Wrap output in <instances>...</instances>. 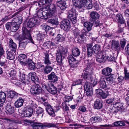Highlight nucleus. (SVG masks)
Listing matches in <instances>:
<instances>
[{
    "label": "nucleus",
    "mask_w": 129,
    "mask_h": 129,
    "mask_svg": "<svg viewBox=\"0 0 129 129\" xmlns=\"http://www.w3.org/2000/svg\"><path fill=\"white\" fill-rule=\"evenodd\" d=\"M56 11V7L53 4L50 5H45L43 10H40L37 13V15L39 18L43 16L45 18L54 16Z\"/></svg>",
    "instance_id": "f257e3e1"
},
{
    "label": "nucleus",
    "mask_w": 129,
    "mask_h": 129,
    "mask_svg": "<svg viewBox=\"0 0 129 129\" xmlns=\"http://www.w3.org/2000/svg\"><path fill=\"white\" fill-rule=\"evenodd\" d=\"M22 37L21 38V41L19 43V46L22 49H24L27 44L28 42L27 40L29 39L32 43L34 44V43L33 39L31 37L30 35L26 28L25 27L22 28Z\"/></svg>",
    "instance_id": "f03ea898"
},
{
    "label": "nucleus",
    "mask_w": 129,
    "mask_h": 129,
    "mask_svg": "<svg viewBox=\"0 0 129 129\" xmlns=\"http://www.w3.org/2000/svg\"><path fill=\"white\" fill-rule=\"evenodd\" d=\"M87 50V55L88 57H90L92 54L95 55L99 53H100V45L95 44L92 47V44H88L86 45Z\"/></svg>",
    "instance_id": "7ed1b4c3"
},
{
    "label": "nucleus",
    "mask_w": 129,
    "mask_h": 129,
    "mask_svg": "<svg viewBox=\"0 0 129 129\" xmlns=\"http://www.w3.org/2000/svg\"><path fill=\"white\" fill-rule=\"evenodd\" d=\"M68 51L67 49H65L62 46L59 47L57 50V62L58 64L61 66L62 64V58L63 55L66 54Z\"/></svg>",
    "instance_id": "20e7f679"
},
{
    "label": "nucleus",
    "mask_w": 129,
    "mask_h": 129,
    "mask_svg": "<svg viewBox=\"0 0 129 129\" xmlns=\"http://www.w3.org/2000/svg\"><path fill=\"white\" fill-rule=\"evenodd\" d=\"M86 95L87 96L91 97L93 95V92L92 86L90 83L86 81L84 86Z\"/></svg>",
    "instance_id": "39448f33"
},
{
    "label": "nucleus",
    "mask_w": 129,
    "mask_h": 129,
    "mask_svg": "<svg viewBox=\"0 0 129 129\" xmlns=\"http://www.w3.org/2000/svg\"><path fill=\"white\" fill-rule=\"evenodd\" d=\"M42 89L38 84L33 86L31 87L30 91L34 95H38L42 92Z\"/></svg>",
    "instance_id": "423d86ee"
},
{
    "label": "nucleus",
    "mask_w": 129,
    "mask_h": 129,
    "mask_svg": "<svg viewBox=\"0 0 129 129\" xmlns=\"http://www.w3.org/2000/svg\"><path fill=\"white\" fill-rule=\"evenodd\" d=\"M59 25L61 29L65 30H69L70 28V22L68 20L65 19L61 22V24Z\"/></svg>",
    "instance_id": "0eeeda50"
},
{
    "label": "nucleus",
    "mask_w": 129,
    "mask_h": 129,
    "mask_svg": "<svg viewBox=\"0 0 129 129\" xmlns=\"http://www.w3.org/2000/svg\"><path fill=\"white\" fill-rule=\"evenodd\" d=\"M68 18L70 19L73 24L75 23L77 21L75 13L74 11L69 10L68 13Z\"/></svg>",
    "instance_id": "6e6552de"
},
{
    "label": "nucleus",
    "mask_w": 129,
    "mask_h": 129,
    "mask_svg": "<svg viewBox=\"0 0 129 129\" xmlns=\"http://www.w3.org/2000/svg\"><path fill=\"white\" fill-rule=\"evenodd\" d=\"M38 20L37 19L34 18H30L27 23V27H33L34 25H36L37 23H38Z\"/></svg>",
    "instance_id": "1a4fd4ad"
},
{
    "label": "nucleus",
    "mask_w": 129,
    "mask_h": 129,
    "mask_svg": "<svg viewBox=\"0 0 129 129\" xmlns=\"http://www.w3.org/2000/svg\"><path fill=\"white\" fill-rule=\"evenodd\" d=\"M103 74L107 76L106 78L107 82V83H109V85H110L111 86H112L111 84L113 83V77L114 75L113 74H111V73H102Z\"/></svg>",
    "instance_id": "9d476101"
},
{
    "label": "nucleus",
    "mask_w": 129,
    "mask_h": 129,
    "mask_svg": "<svg viewBox=\"0 0 129 129\" xmlns=\"http://www.w3.org/2000/svg\"><path fill=\"white\" fill-rule=\"evenodd\" d=\"M95 55L96 56V60L99 62H103L106 60V56L103 55L102 53H99Z\"/></svg>",
    "instance_id": "9b49d317"
},
{
    "label": "nucleus",
    "mask_w": 129,
    "mask_h": 129,
    "mask_svg": "<svg viewBox=\"0 0 129 129\" xmlns=\"http://www.w3.org/2000/svg\"><path fill=\"white\" fill-rule=\"evenodd\" d=\"M9 48L12 52L15 53L16 50L17 45L14 43L13 40L11 39L9 41Z\"/></svg>",
    "instance_id": "f8f14e48"
},
{
    "label": "nucleus",
    "mask_w": 129,
    "mask_h": 129,
    "mask_svg": "<svg viewBox=\"0 0 129 129\" xmlns=\"http://www.w3.org/2000/svg\"><path fill=\"white\" fill-rule=\"evenodd\" d=\"M6 109L8 114H12L14 112V107L11 105V103L8 102L7 104Z\"/></svg>",
    "instance_id": "ddd939ff"
},
{
    "label": "nucleus",
    "mask_w": 129,
    "mask_h": 129,
    "mask_svg": "<svg viewBox=\"0 0 129 129\" xmlns=\"http://www.w3.org/2000/svg\"><path fill=\"white\" fill-rule=\"evenodd\" d=\"M26 56L24 54L20 55L18 57V59L20 64L22 65L25 66L27 64L26 63Z\"/></svg>",
    "instance_id": "4468645a"
},
{
    "label": "nucleus",
    "mask_w": 129,
    "mask_h": 129,
    "mask_svg": "<svg viewBox=\"0 0 129 129\" xmlns=\"http://www.w3.org/2000/svg\"><path fill=\"white\" fill-rule=\"evenodd\" d=\"M116 19L118 23V24H122L125 26V21L123 18L122 15L120 14H117L116 17Z\"/></svg>",
    "instance_id": "2eb2a0df"
},
{
    "label": "nucleus",
    "mask_w": 129,
    "mask_h": 129,
    "mask_svg": "<svg viewBox=\"0 0 129 129\" xmlns=\"http://www.w3.org/2000/svg\"><path fill=\"white\" fill-rule=\"evenodd\" d=\"M83 0H72L74 5L76 7L81 8L83 7Z\"/></svg>",
    "instance_id": "dca6fc26"
},
{
    "label": "nucleus",
    "mask_w": 129,
    "mask_h": 129,
    "mask_svg": "<svg viewBox=\"0 0 129 129\" xmlns=\"http://www.w3.org/2000/svg\"><path fill=\"white\" fill-rule=\"evenodd\" d=\"M111 44V47L115 51H119L120 49V47L118 42L115 41H112Z\"/></svg>",
    "instance_id": "f3484780"
},
{
    "label": "nucleus",
    "mask_w": 129,
    "mask_h": 129,
    "mask_svg": "<svg viewBox=\"0 0 129 129\" xmlns=\"http://www.w3.org/2000/svg\"><path fill=\"white\" fill-rule=\"evenodd\" d=\"M27 64L29 66V69L30 70L35 71L38 70V68L35 67V63L33 62L31 60H28Z\"/></svg>",
    "instance_id": "a211bd4d"
},
{
    "label": "nucleus",
    "mask_w": 129,
    "mask_h": 129,
    "mask_svg": "<svg viewBox=\"0 0 129 129\" xmlns=\"http://www.w3.org/2000/svg\"><path fill=\"white\" fill-rule=\"evenodd\" d=\"M102 103L100 100L98 99L94 102V107L96 109H99L102 107Z\"/></svg>",
    "instance_id": "6ab92c4d"
},
{
    "label": "nucleus",
    "mask_w": 129,
    "mask_h": 129,
    "mask_svg": "<svg viewBox=\"0 0 129 129\" xmlns=\"http://www.w3.org/2000/svg\"><path fill=\"white\" fill-rule=\"evenodd\" d=\"M66 3L64 0H62L57 2V6L62 10L65 9L66 8Z\"/></svg>",
    "instance_id": "aec40b11"
},
{
    "label": "nucleus",
    "mask_w": 129,
    "mask_h": 129,
    "mask_svg": "<svg viewBox=\"0 0 129 129\" xmlns=\"http://www.w3.org/2000/svg\"><path fill=\"white\" fill-rule=\"evenodd\" d=\"M99 85L100 87L101 88L105 89H106L108 88V86H107L106 81L103 78H101L99 81Z\"/></svg>",
    "instance_id": "412c9836"
},
{
    "label": "nucleus",
    "mask_w": 129,
    "mask_h": 129,
    "mask_svg": "<svg viewBox=\"0 0 129 129\" xmlns=\"http://www.w3.org/2000/svg\"><path fill=\"white\" fill-rule=\"evenodd\" d=\"M44 110L40 107H38L36 111V116L38 117L42 118L44 113Z\"/></svg>",
    "instance_id": "4be33fe9"
},
{
    "label": "nucleus",
    "mask_w": 129,
    "mask_h": 129,
    "mask_svg": "<svg viewBox=\"0 0 129 129\" xmlns=\"http://www.w3.org/2000/svg\"><path fill=\"white\" fill-rule=\"evenodd\" d=\"M83 7H86V8L88 9H91L93 5L91 2H88L87 0H83Z\"/></svg>",
    "instance_id": "5701e85b"
},
{
    "label": "nucleus",
    "mask_w": 129,
    "mask_h": 129,
    "mask_svg": "<svg viewBox=\"0 0 129 129\" xmlns=\"http://www.w3.org/2000/svg\"><path fill=\"white\" fill-rule=\"evenodd\" d=\"M41 124L34 122L33 121L30 123V125L33 127V129H39L40 127L42 128L43 126Z\"/></svg>",
    "instance_id": "b1692460"
},
{
    "label": "nucleus",
    "mask_w": 129,
    "mask_h": 129,
    "mask_svg": "<svg viewBox=\"0 0 129 129\" xmlns=\"http://www.w3.org/2000/svg\"><path fill=\"white\" fill-rule=\"evenodd\" d=\"M23 102V100L20 98L15 102V106L17 108L20 107L22 106Z\"/></svg>",
    "instance_id": "393cba45"
},
{
    "label": "nucleus",
    "mask_w": 129,
    "mask_h": 129,
    "mask_svg": "<svg viewBox=\"0 0 129 129\" xmlns=\"http://www.w3.org/2000/svg\"><path fill=\"white\" fill-rule=\"evenodd\" d=\"M33 113V109L30 108L27 109L24 111V115L25 116L30 117L31 116Z\"/></svg>",
    "instance_id": "a878e982"
},
{
    "label": "nucleus",
    "mask_w": 129,
    "mask_h": 129,
    "mask_svg": "<svg viewBox=\"0 0 129 129\" xmlns=\"http://www.w3.org/2000/svg\"><path fill=\"white\" fill-rule=\"evenodd\" d=\"M11 31L15 32L19 28V25L18 24L15 23V22H12Z\"/></svg>",
    "instance_id": "bb28decb"
},
{
    "label": "nucleus",
    "mask_w": 129,
    "mask_h": 129,
    "mask_svg": "<svg viewBox=\"0 0 129 129\" xmlns=\"http://www.w3.org/2000/svg\"><path fill=\"white\" fill-rule=\"evenodd\" d=\"M90 17L93 19H97L100 17V15L96 12L92 11L90 14Z\"/></svg>",
    "instance_id": "cd10ccee"
},
{
    "label": "nucleus",
    "mask_w": 129,
    "mask_h": 129,
    "mask_svg": "<svg viewBox=\"0 0 129 129\" xmlns=\"http://www.w3.org/2000/svg\"><path fill=\"white\" fill-rule=\"evenodd\" d=\"M46 110L50 115H52L53 116L55 115L53 109L51 106H48L46 108Z\"/></svg>",
    "instance_id": "c85d7f7f"
},
{
    "label": "nucleus",
    "mask_w": 129,
    "mask_h": 129,
    "mask_svg": "<svg viewBox=\"0 0 129 129\" xmlns=\"http://www.w3.org/2000/svg\"><path fill=\"white\" fill-rule=\"evenodd\" d=\"M92 25L93 24L89 22H85L84 24V26L86 28L88 31H89L91 29Z\"/></svg>",
    "instance_id": "c756f323"
},
{
    "label": "nucleus",
    "mask_w": 129,
    "mask_h": 129,
    "mask_svg": "<svg viewBox=\"0 0 129 129\" xmlns=\"http://www.w3.org/2000/svg\"><path fill=\"white\" fill-rule=\"evenodd\" d=\"M72 54L75 56H79L80 54L79 49L77 48H74L72 50Z\"/></svg>",
    "instance_id": "7c9ffc66"
},
{
    "label": "nucleus",
    "mask_w": 129,
    "mask_h": 129,
    "mask_svg": "<svg viewBox=\"0 0 129 129\" xmlns=\"http://www.w3.org/2000/svg\"><path fill=\"white\" fill-rule=\"evenodd\" d=\"M90 120L91 122L93 123L101 121L102 120V119L99 116L93 117L91 118Z\"/></svg>",
    "instance_id": "2f4dec72"
},
{
    "label": "nucleus",
    "mask_w": 129,
    "mask_h": 129,
    "mask_svg": "<svg viewBox=\"0 0 129 129\" xmlns=\"http://www.w3.org/2000/svg\"><path fill=\"white\" fill-rule=\"evenodd\" d=\"M11 51H7V58L10 60H13L14 58V54Z\"/></svg>",
    "instance_id": "473e14b6"
},
{
    "label": "nucleus",
    "mask_w": 129,
    "mask_h": 129,
    "mask_svg": "<svg viewBox=\"0 0 129 129\" xmlns=\"http://www.w3.org/2000/svg\"><path fill=\"white\" fill-rule=\"evenodd\" d=\"M6 62V58L3 55L0 58V65L1 66H5Z\"/></svg>",
    "instance_id": "72a5a7b5"
},
{
    "label": "nucleus",
    "mask_w": 129,
    "mask_h": 129,
    "mask_svg": "<svg viewBox=\"0 0 129 129\" xmlns=\"http://www.w3.org/2000/svg\"><path fill=\"white\" fill-rule=\"evenodd\" d=\"M113 125L115 126H123L125 125V123L124 122L122 121H117L114 122Z\"/></svg>",
    "instance_id": "f704fd0d"
},
{
    "label": "nucleus",
    "mask_w": 129,
    "mask_h": 129,
    "mask_svg": "<svg viewBox=\"0 0 129 129\" xmlns=\"http://www.w3.org/2000/svg\"><path fill=\"white\" fill-rule=\"evenodd\" d=\"M52 2V0H41L39 4L40 5H42L47 4L49 5Z\"/></svg>",
    "instance_id": "c9c22d12"
},
{
    "label": "nucleus",
    "mask_w": 129,
    "mask_h": 129,
    "mask_svg": "<svg viewBox=\"0 0 129 129\" xmlns=\"http://www.w3.org/2000/svg\"><path fill=\"white\" fill-rule=\"evenodd\" d=\"M70 106L68 103L64 102L62 103V106L63 107V110L66 111H69V107Z\"/></svg>",
    "instance_id": "e433bc0d"
},
{
    "label": "nucleus",
    "mask_w": 129,
    "mask_h": 129,
    "mask_svg": "<svg viewBox=\"0 0 129 129\" xmlns=\"http://www.w3.org/2000/svg\"><path fill=\"white\" fill-rule=\"evenodd\" d=\"M45 63L48 65L51 64V63L48 59L49 55L47 53H46L45 54Z\"/></svg>",
    "instance_id": "4c0bfd02"
},
{
    "label": "nucleus",
    "mask_w": 129,
    "mask_h": 129,
    "mask_svg": "<svg viewBox=\"0 0 129 129\" xmlns=\"http://www.w3.org/2000/svg\"><path fill=\"white\" fill-rule=\"evenodd\" d=\"M14 20L15 23L20 25L21 24L22 21V17L21 16H17L16 18H14Z\"/></svg>",
    "instance_id": "58836bf2"
},
{
    "label": "nucleus",
    "mask_w": 129,
    "mask_h": 129,
    "mask_svg": "<svg viewBox=\"0 0 129 129\" xmlns=\"http://www.w3.org/2000/svg\"><path fill=\"white\" fill-rule=\"evenodd\" d=\"M37 68H38V69H40V68H41V71L40 70V72H43L44 70V66L43 64L41 62H38L37 63Z\"/></svg>",
    "instance_id": "ea45409f"
},
{
    "label": "nucleus",
    "mask_w": 129,
    "mask_h": 129,
    "mask_svg": "<svg viewBox=\"0 0 129 129\" xmlns=\"http://www.w3.org/2000/svg\"><path fill=\"white\" fill-rule=\"evenodd\" d=\"M48 78L49 80H54L55 81H56V76L54 75V73H51L48 76Z\"/></svg>",
    "instance_id": "a19ab883"
},
{
    "label": "nucleus",
    "mask_w": 129,
    "mask_h": 129,
    "mask_svg": "<svg viewBox=\"0 0 129 129\" xmlns=\"http://www.w3.org/2000/svg\"><path fill=\"white\" fill-rule=\"evenodd\" d=\"M41 28L42 29L46 32L48 31L49 30L51 29L50 27L49 26L46 25L44 24L41 25Z\"/></svg>",
    "instance_id": "79ce46f5"
},
{
    "label": "nucleus",
    "mask_w": 129,
    "mask_h": 129,
    "mask_svg": "<svg viewBox=\"0 0 129 129\" xmlns=\"http://www.w3.org/2000/svg\"><path fill=\"white\" fill-rule=\"evenodd\" d=\"M87 67L85 68L84 70V72H87L88 73L90 72V68H89V67H91L92 66V63L90 62L87 63Z\"/></svg>",
    "instance_id": "37998d69"
},
{
    "label": "nucleus",
    "mask_w": 129,
    "mask_h": 129,
    "mask_svg": "<svg viewBox=\"0 0 129 129\" xmlns=\"http://www.w3.org/2000/svg\"><path fill=\"white\" fill-rule=\"evenodd\" d=\"M73 99V98L72 96L66 95L64 97V102L68 103L70 101L72 100Z\"/></svg>",
    "instance_id": "c03bdc74"
},
{
    "label": "nucleus",
    "mask_w": 129,
    "mask_h": 129,
    "mask_svg": "<svg viewBox=\"0 0 129 129\" xmlns=\"http://www.w3.org/2000/svg\"><path fill=\"white\" fill-rule=\"evenodd\" d=\"M83 80H81L80 79H78L76 81L73 82V86H75L76 85L79 84H83L84 82Z\"/></svg>",
    "instance_id": "a18cd8bd"
},
{
    "label": "nucleus",
    "mask_w": 129,
    "mask_h": 129,
    "mask_svg": "<svg viewBox=\"0 0 129 129\" xmlns=\"http://www.w3.org/2000/svg\"><path fill=\"white\" fill-rule=\"evenodd\" d=\"M64 38L62 35L58 34L57 36V41L61 42L64 41Z\"/></svg>",
    "instance_id": "49530a36"
},
{
    "label": "nucleus",
    "mask_w": 129,
    "mask_h": 129,
    "mask_svg": "<svg viewBox=\"0 0 129 129\" xmlns=\"http://www.w3.org/2000/svg\"><path fill=\"white\" fill-rule=\"evenodd\" d=\"M116 105L117 109L119 110H122L123 108V103L120 102L116 104Z\"/></svg>",
    "instance_id": "de8ad7c7"
},
{
    "label": "nucleus",
    "mask_w": 129,
    "mask_h": 129,
    "mask_svg": "<svg viewBox=\"0 0 129 129\" xmlns=\"http://www.w3.org/2000/svg\"><path fill=\"white\" fill-rule=\"evenodd\" d=\"M9 94L8 97L10 98V99L11 100L15 96L17 93L15 91H11L10 92Z\"/></svg>",
    "instance_id": "09e8293b"
},
{
    "label": "nucleus",
    "mask_w": 129,
    "mask_h": 129,
    "mask_svg": "<svg viewBox=\"0 0 129 129\" xmlns=\"http://www.w3.org/2000/svg\"><path fill=\"white\" fill-rule=\"evenodd\" d=\"M68 58V61L70 64L76 60L75 58L71 55H70L69 56Z\"/></svg>",
    "instance_id": "8fccbe9b"
},
{
    "label": "nucleus",
    "mask_w": 129,
    "mask_h": 129,
    "mask_svg": "<svg viewBox=\"0 0 129 129\" xmlns=\"http://www.w3.org/2000/svg\"><path fill=\"white\" fill-rule=\"evenodd\" d=\"M30 76L31 75V80L33 81L36 82L38 80V79L37 77H36L35 75L32 73H29Z\"/></svg>",
    "instance_id": "3c124183"
},
{
    "label": "nucleus",
    "mask_w": 129,
    "mask_h": 129,
    "mask_svg": "<svg viewBox=\"0 0 129 129\" xmlns=\"http://www.w3.org/2000/svg\"><path fill=\"white\" fill-rule=\"evenodd\" d=\"M126 43V42L124 39H121L120 44L122 48L123 49L124 48Z\"/></svg>",
    "instance_id": "603ef678"
},
{
    "label": "nucleus",
    "mask_w": 129,
    "mask_h": 129,
    "mask_svg": "<svg viewBox=\"0 0 129 129\" xmlns=\"http://www.w3.org/2000/svg\"><path fill=\"white\" fill-rule=\"evenodd\" d=\"M12 22H7L5 26L7 30H11L12 28Z\"/></svg>",
    "instance_id": "864d4df0"
},
{
    "label": "nucleus",
    "mask_w": 129,
    "mask_h": 129,
    "mask_svg": "<svg viewBox=\"0 0 129 129\" xmlns=\"http://www.w3.org/2000/svg\"><path fill=\"white\" fill-rule=\"evenodd\" d=\"M112 71V70L111 68L107 67L103 69L102 72V73H105V72H106L107 73H111Z\"/></svg>",
    "instance_id": "5fc2aeb1"
},
{
    "label": "nucleus",
    "mask_w": 129,
    "mask_h": 129,
    "mask_svg": "<svg viewBox=\"0 0 129 129\" xmlns=\"http://www.w3.org/2000/svg\"><path fill=\"white\" fill-rule=\"evenodd\" d=\"M6 94L3 92H0V99L6 100Z\"/></svg>",
    "instance_id": "6e6d98bb"
},
{
    "label": "nucleus",
    "mask_w": 129,
    "mask_h": 129,
    "mask_svg": "<svg viewBox=\"0 0 129 129\" xmlns=\"http://www.w3.org/2000/svg\"><path fill=\"white\" fill-rule=\"evenodd\" d=\"M52 69V68L51 66H47L46 67L44 71L46 73H49L51 71Z\"/></svg>",
    "instance_id": "4d7b16f0"
},
{
    "label": "nucleus",
    "mask_w": 129,
    "mask_h": 129,
    "mask_svg": "<svg viewBox=\"0 0 129 129\" xmlns=\"http://www.w3.org/2000/svg\"><path fill=\"white\" fill-rule=\"evenodd\" d=\"M123 24H118L119 29L118 31V32L119 33H121L122 32L123 30V28L125 26L124 25H123Z\"/></svg>",
    "instance_id": "13d9d810"
},
{
    "label": "nucleus",
    "mask_w": 129,
    "mask_h": 129,
    "mask_svg": "<svg viewBox=\"0 0 129 129\" xmlns=\"http://www.w3.org/2000/svg\"><path fill=\"white\" fill-rule=\"evenodd\" d=\"M109 95L108 93H105L103 91L100 96L103 99H106Z\"/></svg>",
    "instance_id": "bf43d9fd"
},
{
    "label": "nucleus",
    "mask_w": 129,
    "mask_h": 129,
    "mask_svg": "<svg viewBox=\"0 0 129 129\" xmlns=\"http://www.w3.org/2000/svg\"><path fill=\"white\" fill-rule=\"evenodd\" d=\"M108 111L111 114L113 115L114 114H115L117 113V111L115 110L112 107L110 108L109 110Z\"/></svg>",
    "instance_id": "052dcab7"
},
{
    "label": "nucleus",
    "mask_w": 129,
    "mask_h": 129,
    "mask_svg": "<svg viewBox=\"0 0 129 129\" xmlns=\"http://www.w3.org/2000/svg\"><path fill=\"white\" fill-rule=\"evenodd\" d=\"M114 98L113 97L109 98L108 99L106 100V102L108 104H111L114 101Z\"/></svg>",
    "instance_id": "680f3d73"
},
{
    "label": "nucleus",
    "mask_w": 129,
    "mask_h": 129,
    "mask_svg": "<svg viewBox=\"0 0 129 129\" xmlns=\"http://www.w3.org/2000/svg\"><path fill=\"white\" fill-rule=\"evenodd\" d=\"M78 61L76 60L70 64L72 67L73 68H75L77 66V64L78 63Z\"/></svg>",
    "instance_id": "e2e57ef3"
},
{
    "label": "nucleus",
    "mask_w": 129,
    "mask_h": 129,
    "mask_svg": "<svg viewBox=\"0 0 129 129\" xmlns=\"http://www.w3.org/2000/svg\"><path fill=\"white\" fill-rule=\"evenodd\" d=\"M45 126L46 127H56V125L55 124L47 123L45 124Z\"/></svg>",
    "instance_id": "0e129e2a"
},
{
    "label": "nucleus",
    "mask_w": 129,
    "mask_h": 129,
    "mask_svg": "<svg viewBox=\"0 0 129 129\" xmlns=\"http://www.w3.org/2000/svg\"><path fill=\"white\" fill-rule=\"evenodd\" d=\"M103 91L101 89L99 88L95 90L96 93L97 94H99L100 96L103 92Z\"/></svg>",
    "instance_id": "69168bd1"
},
{
    "label": "nucleus",
    "mask_w": 129,
    "mask_h": 129,
    "mask_svg": "<svg viewBox=\"0 0 129 129\" xmlns=\"http://www.w3.org/2000/svg\"><path fill=\"white\" fill-rule=\"evenodd\" d=\"M90 76L87 73H82V77L84 79H86Z\"/></svg>",
    "instance_id": "338daca9"
},
{
    "label": "nucleus",
    "mask_w": 129,
    "mask_h": 129,
    "mask_svg": "<svg viewBox=\"0 0 129 129\" xmlns=\"http://www.w3.org/2000/svg\"><path fill=\"white\" fill-rule=\"evenodd\" d=\"M106 57H107L106 58V60H108L109 61H113L114 60V58L110 55L107 56H106Z\"/></svg>",
    "instance_id": "774afa93"
}]
</instances>
